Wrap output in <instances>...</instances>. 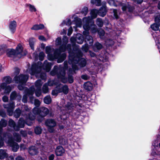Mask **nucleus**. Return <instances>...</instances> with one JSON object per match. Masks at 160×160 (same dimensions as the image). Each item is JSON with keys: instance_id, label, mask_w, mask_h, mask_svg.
<instances>
[{"instance_id": "34", "label": "nucleus", "mask_w": 160, "mask_h": 160, "mask_svg": "<svg viewBox=\"0 0 160 160\" xmlns=\"http://www.w3.org/2000/svg\"><path fill=\"white\" fill-rule=\"evenodd\" d=\"M65 73L64 72L62 73V75L61 76H58V78H60L61 79L63 83H66L67 82V80L64 77Z\"/></svg>"}, {"instance_id": "21", "label": "nucleus", "mask_w": 160, "mask_h": 160, "mask_svg": "<svg viewBox=\"0 0 160 160\" xmlns=\"http://www.w3.org/2000/svg\"><path fill=\"white\" fill-rule=\"evenodd\" d=\"M44 27V26L43 24H36L33 25L31 28V29L33 30H38L43 28Z\"/></svg>"}, {"instance_id": "45", "label": "nucleus", "mask_w": 160, "mask_h": 160, "mask_svg": "<svg viewBox=\"0 0 160 160\" xmlns=\"http://www.w3.org/2000/svg\"><path fill=\"white\" fill-rule=\"evenodd\" d=\"M0 155L3 158L7 156L6 152L2 149L0 150Z\"/></svg>"}, {"instance_id": "6", "label": "nucleus", "mask_w": 160, "mask_h": 160, "mask_svg": "<svg viewBox=\"0 0 160 160\" xmlns=\"http://www.w3.org/2000/svg\"><path fill=\"white\" fill-rule=\"evenodd\" d=\"M29 76L28 75H20L18 77H15L14 80L15 82L19 83L18 88L20 90H22L23 89V85L27 81Z\"/></svg>"}, {"instance_id": "24", "label": "nucleus", "mask_w": 160, "mask_h": 160, "mask_svg": "<svg viewBox=\"0 0 160 160\" xmlns=\"http://www.w3.org/2000/svg\"><path fill=\"white\" fill-rule=\"evenodd\" d=\"M9 125L11 127H13L15 130L16 131L19 130V128L17 126L15 125V123L14 121L12 119H10L9 121Z\"/></svg>"}, {"instance_id": "17", "label": "nucleus", "mask_w": 160, "mask_h": 160, "mask_svg": "<svg viewBox=\"0 0 160 160\" xmlns=\"http://www.w3.org/2000/svg\"><path fill=\"white\" fill-rule=\"evenodd\" d=\"M4 107L5 108H8V112L9 116H11L12 115L13 113V109L14 108V104L12 103L10 104L9 106H7L6 105H4Z\"/></svg>"}, {"instance_id": "30", "label": "nucleus", "mask_w": 160, "mask_h": 160, "mask_svg": "<svg viewBox=\"0 0 160 160\" xmlns=\"http://www.w3.org/2000/svg\"><path fill=\"white\" fill-rule=\"evenodd\" d=\"M25 122L22 119H20L18 121V125L17 127L19 128H22L24 127V125Z\"/></svg>"}, {"instance_id": "55", "label": "nucleus", "mask_w": 160, "mask_h": 160, "mask_svg": "<svg viewBox=\"0 0 160 160\" xmlns=\"http://www.w3.org/2000/svg\"><path fill=\"white\" fill-rule=\"evenodd\" d=\"M38 39L39 40L42 41H45L46 39L43 36H40L38 37Z\"/></svg>"}, {"instance_id": "19", "label": "nucleus", "mask_w": 160, "mask_h": 160, "mask_svg": "<svg viewBox=\"0 0 160 160\" xmlns=\"http://www.w3.org/2000/svg\"><path fill=\"white\" fill-rule=\"evenodd\" d=\"M52 64L48 62L47 61H46L44 62L43 64V68L45 69L46 72H48L50 70Z\"/></svg>"}, {"instance_id": "57", "label": "nucleus", "mask_w": 160, "mask_h": 160, "mask_svg": "<svg viewBox=\"0 0 160 160\" xmlns=\"http://www.w3.org/2000/svg\"><path fill=\"white\" fill-rule=\"evenodd\" d=\"M68 81L70 83H72L73 82V80L72 76H69L68 78Z\"/></svg>"}, {"instance_id": "18", "label": "nucleus", "mask_w": 160, "mask_h": 160, "mask_svg": "<svg viewBox=\"0 0 160 160\" xmlns=\"http://www.w3.org/2000/svg\"><path fill=\"white\" fill-rule=\"evenodd\" d=\"M76 41L77 43L81 44L83 41V38L80 34H77L76 35Z\"/></svg>"}, {"instance_id": "8", "label": "nucleus", "mask_w": 160, "mask_h": 160, "mask_svg": "<svg viewBox=\"0 0 160 160\" xmlns=\"http://www.w3.org/2000/svg\"><path fill=\"white\" fill-rule=\"evenodd\" d=\"M34 90L31 88L30 89H28L27 90L25 93L26 94L24 95L23 97L22 101L24 103H26L27 102V96L28 95L29 96L30 101L31 102H32L33 99V97H32V96L34 93Z\"/></svg>"}, {"instance_id": "15", "label": "nucleus", "mask_w": 160, "mask_h": 160, "mask_svg": "<svg viewBox=\"0 0 160 160\" xmlns=\"http://www.w3.org/2000/svg\"><path fill=\"white\" fill-rule=\"evenodd\" d=\"M55 152L57 156H61L65 153V150L62 147L58 146L56 148Z\"/></svg>"}, {"instance_id": "5", "label": "nucleus", "mask_w": 160, "mask_h": 160, "mask_svg": "<svg viewBox=\"0 0 160 160\" xmlns=\"http://www.w3.org/2000/svg\"><path fill=\"white\" fill-rule=\"evenodd\" d=\"M33 113L35 115L37 116L38 121L41 122L43 118L48 113L49 110L45 107H42L39 109L35 107L33 109Z\"/></svg>"}, {"instance_id": "38", "label": "nucleus", "mask_w": 160, "mask_h": 160, "mask_svg": "<svg viewBox=\"0 0 160 160\" xmlns=\"http://www.w3.org/2000/svg\"><path fill=\"white\" fill-rule=\"evenodd\" d=\"M21 112V110L19 109H16L14 113L15 117L16 118H18L20 115Z\"/></svg>"}, {"instance_id": "44", "label": "nucleus", "mask_w": 160, "mask_h": 160, "mask_svg": "<svg viewBox=\"0 0 160 160\" xmlns=\"http://www.w3.org/2000/svg\"><path fill=\"white\" fill-rule=\"evenodd\" d=\"M88 10L87 7H85L82 8L81 11L82 13L84 15H86L88 13Z\"/></svg>"}, {"instance_id": "28", "label": "nucleus", "mask_w": 160, "mask_h": 160, "mask_svg": "<svg viewBox=\"0 0 160 160\" xmlns=\"http://www.w3.org/2000/svg\"><path fill=\"white\" fill-rule=\"evenodd\" d=\"M26 6L29 8V10L31 12H35L36 11V9L35 7L31 4H27Z\"/></svg>"}, {"instance_id": "64", "label": "nucleus", "mask_w": 160, "mask_h": 160, "mask_svg": "<svg viewBox=\"0 0 160 160\" xmlns=\"http://www.w3.org/2000/svg\"><path fill=\"white\" fill-rule=\"evenodd\" d=\"M54 157V155L53 154H52L50 155L49 157V160H53Z\"/></svg>"}, {"instance_id": "14", "label": "nucleus", "mask_w": 160, "mask_h": 160, "mask_svg": "<svg viewBox=\"0 0 160 160\" xmlns=\"http://www.w3.org/2000/svg\"><path fill=\"white\" fill-rule=\"evenodd\" d=\"M7 54L10 57L14 58L17 57L15 50L12 49H8L7 51Z\"/></svg>"}, {"instance_id": "39", "label": "nucleus", "mask_w": 160, "mask_h": 160, "mask_svg": "<svg viewBox=\"0 0 160 160\" xmlns=\"http://www.w3.org/2000/svg\"><path fill=\"white\" fill-rule=\"evenodd\" d=\"M71 24V20L70 19H68L67 20V21H63L61 25H63L66 24L67 25H70Z\"/></svg>"}, {"instance_id": "7", "label": "nucleus", "mask_w": 160, "mask_h": 160, "mask_svg": "<svg viewBox=\"0 0 160 160\" xmlns=\"http://www.w3.org/2000/svg\"><path fill=\"white\" fill-rule=\"evenodd\" d=\"M15 51L18 58H20L22 56L25 55L27 53V51L23 50L22 45L21 43H19Z\"/></svg>"}, {"instance_id": "60", "label": "nucleus", "mask_w": 160, "mask_h": 160, "mask_svg": "<svg viewBox=\"0 0 160 160\" xmlns=\"http://www.w3.org/2000/svg\"><path fill=\"white\" fill-rule=\"evenodd\" d=\"M59 92L57 90H53L52 92V94L53 95H56Z\"/></svg>"}, {"instance_id": "29", "label": "nucleus", "mask_w": 160, "mask_h": 160, "mask_svg": "<svg viewBox=\"0 0 160 160\" xmlns=\"http://www.w3.org/2000/svg\"><path fill=\"white\" fill-rule=\"evenodd\" d=\"M102 48V46L101 44L98 42H97L94 45V50L96 51V49L99 50L100 49Z\"/></svg>"}, {"instance_id": "16", "label": "nucleus", "mask_w": 160, "mask_h": 160, "mask_svg": "<svg viewBox=\"0 0 160 160\" xmlns=\"http://www.w3.org/2000/svg\"><path fill=\"white\" fill-rule=\"evenodd\" d=\"M7 143L12 147V150L14 152L17 151L19 148V146L18 144L12 141H11L10 140L8 141Z\"/></svg>"}, {"instance_id": "1", "label": "nucleus", "mask_w": 160, "mask_h": 160, "mask_svg": "<svg viewBox=\"0 0 160 160\" xmlns=\"http://www.w3.org/2000/svg\"><path fill=\"white\" fill-rule=\"evenodd\" d=\"M106 12V7L105 6L102 7L99 11L93 9L91 11V17H85L83 19V27L85 30L83 32V34L85 37V41H88L90 45L92 44L93 40L92 37L89 35L88 31L90 30L92 33H96L97 31V26L92 19L96 18L98 14L101 16L104 17Z\"/></svg>"}, {"instance_id": "20", "label": "nucleus", "mask_w": 160, "mask_h": 160, "mask_svg": "<svg viewBox=\"0 0 160 160\" xmlns=\"http://www.w3.org/2000/svg\"><path fill=\"white\" fill-rule=\"evenodd\" d=\"M84 88L86 90L91 91L92 88V85L89 82H87L84 83L83 85Z\"/></svg>"}, {"instance_id": "2", "label": "nucleus", "mask_w": 160, "mask_h": 160, "mask_svg": "<svg viewBox=\"0 0 160 160\" xmlns=\"http://www.w3.org/2000/svg\"><path fill=\"white\" fill-rule=\"evenodd\" d=\"M46 53L48 54V59L50 60H52L55 59H58V62H62L65 58L66 55L65 53L60 55L59 53H57V51H54L52 48H51L49 46H47L45 48Z\"/></svg>"}, {"instance_id": "53", "label": "nucleus", "mask_w": 160, "mask_h": 160, "mask_svg": "<svg viewBox=\"0 0 160 160\" xmlns=\"http://www.w3.org/2000/svg\"><path fill=\"white\" fill-rule=\"evenodd\" d=\"M0 123L1 124V126L2 127H5L6 125V122L5 121L2 120L0 122Z\"/></svg>"}, {"instance_id": "61", "label": "nucleus", "mask_w": 160, "mask_h": 160, "mask_svg": "<svg viewBox=\"0 0 160 160\" xmlns=\"http://www.w3.org/2000/svg\"><path fill=\"white\" fill-rule=\"evenodd\" d=\"M54 84V82L53 81H49L48 82V85L51 86L53 85Z\"/></svg>"}, {"instance_id": "31", "label": "nucleus", "mask_w": 160, "mask_h": 160, "mask_svg": "<svg viewBox=\"0 0 160 160\" xmlns=\"http://www.w3.org/2000/svg\"><path fill=\"white\" fill-rule=\"evenodd\" d=\"M62 91H60L63 92L64 94H67L68 92V89L67 86L65 85L63 86L62 88Z\"/></svg>"}, {"instance_id": "47", "label": "nucleus", "mask_w": 160, "mask_h": 160, "mask_svg": "<svg viewBox=\"0 0 160 160\" xmlns=\"http://www.w3.org/2000/svg\"><path fill=\"white\" fill-rule=\"evenodd\" d=\"M113 15L114 16V18L116 19H118V12L115 9H113Z\"/></svg>"}, {"instance_id": "10", "label": "nucleus", "mask_w": 160, "mask_h": 160, "mask_svg": "<svg viewBox=\"0 0 160 160\" xmlns=\"http://www.w3.org/2000/svg\"><path fill=\"white\" fill-rule=\"evenodd\" d=\"M155 21V23L152 25L151 28L153 30L156 31L158 30L159 27L160 26V19L158 16H156Z\"/></svg>"}, {"instance_id": "35", "label": "nucleus", "mask_w": 160, "mask_h": 160, "mask_svg": "<svg viewBox=\"0 0 160 160\" xmlns=\"http://www.w3.org/2000/svg\"><path fill=\"white\" fill-rule=\"evenodd\" d=\"M81 19L80 18H78L77 22L76 23V25L75 27H73L74 28H76V27H80L82 26Z\"/></svg>"}, {"instance_id": "46", "label": "nucleus", "mask_w": 160, "mask_h": 160, "mask_svg": "<svg viewBox=\"0 0 160 160\" xmlns=\"http://www.w3.org/2000/svg\"><path fill=\"white\" fill-rule=\"evenodd\" d=\"M98 34L101 38H102V37L104 35V31L102 29H100L98 31Z\"/></svg>"}, {"instance_id": "26", "label": "nucleus", "mask_w": 160, "mask_h": 160, "mask_svg": "<svg viewBox=\"0 0 160 160\" xmlns=\"http://www.w3.org/2000/svg\"><path fill=\"white\" fill-rule=\"evenodd\" d=\"M35 116L34 115H33L31 114H30L29 115L28 118H27V120H26L27 122H28L29 120L32 121V120H34L35 118ZM27 123L28 125L30 126L31 125L32 122H30V123H28V122H27Z\"/></svg>"}, {"instance_id": "22", "label": "nucleus", "mask_w": 160, "mask_h": 160, "mask_svg": "<svg viewBox=\"0 0 160 160\" xmlns=\"http://www.w3.org/2000/svg\"><path fill=\"white\" fill-rule=\"evenodd\" d=\"M21 96L20 95L17 94L15 92H13L11 94V99L13 100L18 98V99L19 100H21Z\"/></svg>"}, {"instance_id": "50", "label": "nucleus", "mask_w": 160, "mask_h": 160, "mask_svg": "<svg viewBox=\"0 0 160 160\" xmlns=\"http://www.w3.org/2000/svg\"><path fill=\"white\" fill-rule=\"evenodd\" d=\"M40 104V101L38 99L34 100V104L36 106H38Z\"/></svg>"}, {"instance_id": "41", "label": "nucleus", "mask_w": 160, "mask_h": 160, "mask_svg": "<svg viewBox=\"0 0 160 160\" xmlns=\"http://www.w3.org/2000/svg\"><path fill=\"white\" fill-rule=\"evenodd\" d=\"M68 48H66L65 46H63L59 50L60 52H64V51L66 49H68V48L70 49L71 48V47L70 45H68Z\"/></svg>"}, {"instance_id": "56", "label": "nucleus", "mask_w": 160, "mask_h": 160, "mask_svg": "<svg viewBox=\"0 0 160 160\" xmlns=\"http://www.w3.org/2000/svg\"><path fill=\"white\" fill-rule=\"evenodd\" d=\"M72 27H70L68 30V35L70 36L72 33Z\"/></svg>"}, {"instance_id": "58", "label": "nucleus", "mask_w": 160, "mask_h": 160, "mask_svg": "<svg viewBox=\"0 0 160 160\" xmlns=\"http://www.w3.org/2000/svg\"><path fill=\"white\" fill-rule=\"evenodd\" d=\"M2 100L4 102H7L8 100V97L6 96H4L2 98Z\"/></svg>"}, {"instance_id": "51", "label": "nucleus", "mask_w": 160, "mask_h": 160, "mask_svg": "<svg viewBox=\"0 0 160 160\" xmlns=\"http://www.w3.org/2000/svg\"><path fill=\"white\" fill-rule=\"evenodd\" d=\"M55 42L56 45H59L61 43V38L59 37L58 38L56 39Z\"/></svg>"}, {"instance_id": "49", "label": "nucleus", "mask_w": 160, "mask_h": 160, "mask_svg": "<svg viewBox=\"0 0 160 160\" xmlns=\"http://www.w3.org/2000/svg\"><path fill=\"white\" fill-rule=\"evenodd\" d=\"M88 49V44L85 45L82 47V49L85 52H87Z\"/></svg>"}, {"instance_id": "40", "label": "nucleus", "mask_w": 160, "mask_h": 160, "mask_svg": "<svg viewBox=\"0 0 160 160\" xmlns=\"http://www.w3.org/2000/svg\"><path fill=\"white\" fill-rule=\"evenodd\" d=\"M48 85L47 84H45L43 87L42 91L44 93H46L48 91Z\"/></svg>"}, {"instance_id": "37", "label": "nucleus", "mask_w": 160, "mask_h": 160, "mask_svg": "<svg viewBox=\"0 0 160 160\" xmlns=\"http://www.w3.org/2000/svg\"><path fill=\"white\" fill-rule=\"evenodd\" d=\"M14 138L15 140L18 142H20L21 140L20 137L18 134L16 133L14 134Z\"/></svg>"}, {"instance_id": "59", "label": "nucleus", "mask_w": 160, "mask_h": 160, "mask_svg": "<svg viewBox=\"0 0 160 160\" xmlns=\"http://www.w3.org/2000/svg\"><path fill=\"white\" fill-rule=\"evenodd\" d=\"M19 73V70L18 68H16L15 70L14 74L15 75H18Z\"/></svg>"}, {"instance_id": "23", "label": "nucleus", "mask_w": 160, "mask_h": 160, "mask_svg": "<svg viewBox=\"0 0 160 160\" xmlns=\"http://www.w3.org/2000/svg\"><path fill=\"white\" fill-rule=\"evenodd\" d=\"M28 152L29 153L32 155H35L37 153V150L34 146H32L30 148Z\"/></svg>"}, {"instance_id": "62", "label": "nucleus", "mask_w": 160, "mask_h": 160, "mask_svg": "<svg viewBox=\"0 0 160 160\" xmlns=\"http://www.w3.org/2000/svg\"><path fill=\"white\" fill-rule=\"evenodd\" d=\"M63 41L64 42V43L66 44L68 42V38L67 37L65 36L63 38Z\"/></svg>"}, {"instance_id": "11", "label": "nucleus", "mask_w": 160, "mask_h": 160, "mask_svg": "<svg viewBox=\"0 0 160 160\" xmlns=\"http://www.w3.org/2000/svg\"><path fill=\"white\" fill-rule=\"evenodd\" d=\"M43 82L40 80H37L35 82V85L38 90L35 91V94L37 96L39 97L41 94V87Z\"/></svg>"}, {"instance_id": "42", "label": "nucleus", "mask_w": 160, "mask_h": 160, "mask_svg": "<svg viewBox=\"0 0 160 160\" xmlns=\"http://www.w3.org/2000/svg\"><path fill=\"white\" fill-rule=\"evenodd\" d=\"M35 132L37 134H39L41 132V129L39 127H37L35 129Z\"/></svg>"}, {"instance_id": "13", "label": "nucleus", "mask_w": 160, "mask_h": 160, "mask_svg": "<svg viewBox=\"0 0 160 160\" xmlns=\"http://www.w3.org/2000/svg\"><path fill=\"white\" fill-rule=\"evenodd\" d=\"M17 26V22L13 20L10 22L9 28L11 33H13L15 32Z\"/></svg>"}, {"instance_id": "9", "label": "nucleus", "mask_w": 160, "mask_h": 160, "mask_svg": "<svg viewBox=\"0 0 160 160\" xmlns=\"http://www.w3.org/2000/svg\"><path fill=\"white\" fill-rule=\"evenodd\" d=\"M45 124L48 127L49 131L50 132H52L53 131V127L56 125L55 122L53 120L49 119L46 121Z\"/></svg>"}, {"instance_id": "25", "label": "nucleus", "mask_w": 160, "mask_h": 160, "mask_svg": "<svg viewBox=\"0 0 160 160\" xmlns=\"http://www.w3.org/2000/svg\"><path fill=\"white\" fill-rule=\"evenodd\" d=\"M35 42V40L34 38H29V44L31 48L34 50V44Z\"/></svg>"}, {"instance_id": "63", "label": "nucleus", "mask_w": 160, "mask_h": 160, "mask_svg": "<svg viewBox=\"0 0 160 160\" xmlns=\"http://www.w3.org/2000/svg\"><path fill=\"white\" fill-rule=\"evenodd\" d=\"M81 78L85 80H87L88 79V76L86 75H83L81 76Z\"/></svg>"}, {"instance_id": "52", "label": "nucleus", "mask_w": 160, "mask_h": 160, "mask_svg": "<svg viewBox=\"0 0 160 160\" xmlns=\"http://www.w3.org/2000/svg\"><path fill=\"white\" fill-rule=\"evenodd\" d=\"M4 50L3 48V47L0 46V56L2 55L4 52Z\"/></svg>"}, {"instance_id": "27", "label": "nucleus", "mask_w": 160, "mask_h": 160, "mask_svg": "<svg viewBox=\"0 0 160 160\" xmlns=\"http://www.w3.org/2000/svg\"><path fill=\"white\" fill-rule=\"evenodd\" d=\"M51 98L50 96H47L44 98V102L45 103L47 104H50L51 102Z\"/></svg>"}, {"instance_id": "54", "label": "nucleus", "mask_w": 160, "mask_h": 160, "mask_svg": "<svg viewBox=\"0 0 160 160\" xmlns=\"http://www.w3.org/2000/svg\"><path fill=\"white\" fill-rule=\"evenodd\" d=\"M108 3L111 6H115V4L114 0H109Z\"/></svg>"}, {"instance_id": "36", "label": "nucleus", "mask_w": 160, "mask_h": 160, "mask_svg": "<svg viewBox=\"0 0 160 160\" xmlns=\"http://www.w3.org/2000/svg\"><path fill=\"white\" fill-rule=\"evenodd\" d=\"M96 24L100 27H102L103 26V23L101 19L98 18L97 19Z\"/></svg>"}, {"instance_id": "3", "label": "nucleus", "mask_w": 160, "mask_h": 160, "mask_svg": "<svg viewBox=\"0 0 160 160\" xmlns=\"http://www.w3.org/2000/svg\"><path fill=\"white\" fill-rule=\"evenodd\" d=\"M80 56H77L73 58L72 56H70L69 58V63L72 64V69L73 70V72H71L70 70H69V72L73 73L74 72V71L78 69L77 65L75 64L79 63L80 66L82 67L85 66L86 64V61L84 58H80L82 56V54L80 52Z\"/></svg>"}, {"instance_id": "32", "label": "nucleus", "mask_w": 160, "mask_h": 160, "mask_svg": "<svg viewBox=\"0 0 160 160\" xmlns=\"http://www.w3.org/2000/svg\"><path fill=\"white\" fill-rule=\"evenodd\" d=\"M91 3L99 6L100 5L101 0H91Z\"/></svg>"}, {"instance_id": "48", "label": "nucleus", "mask_w": 160, "mask_h": 160, "mask_svg": "<svg viewBox=\"0 0 160 160\" xmlns=\"http://www.w3.org/2000/svg\"><path fill=\"white\" fill-rule=\"evenodd\" d=\"M59 142L62 145H65L67 143V142L64 139H59Z\"/></svg>"}, {"instance_id": "12", "label": "nucleus", "mask_w": 160, "mask_h": 160, "mask_svg": "<svg viewBox=\"0 0 160 160\" xmlns=\"http://www.w3.org/2000/svg\"><path fill=\"white\" fill-rule=\"evenodd\" d=\"M35 69H34V66L32 65L31 71L29 72L30 73L31 75H35L37 77H38V72H36V71H34ZM38 74L40 75V78L42 79H44L46 78V75L45 73L41 74L40 73Z\"/></svg>"}, {"instance_id": "4", "label": "nucleus", "mask_w": 160, "mask_h": 160, "mask_svg": "<svg viewBox=\"0 0 160 160\" xmlns=\"http://www.w3.org/2000/svg\"><path fill=\"white\" fill-rule=\"evenodd\" d=\"M12 79L10 77L7 76L4 77L2 79V82L0 84V91L3 89L4 93L9 94L13 88L12 86L7 85V84L11 82Z\"/></svg>"}, {"instance_id": "33", "label": "nucleus", "mask_w": 160, "mask_h": 160, "mask_svg": "<svg viewBox=\"0 0 160 160\" xmlns=\"http://www.w3.org/2000/svg\"><path fill=\"white\" fill-rule=\"evenodd\" d=\"M58 70V67L57 66H55L54 67L53 69L50 72L51 74L53 76L57 73V71Z\"/></svg>"}, {"instance_id": "43", "label": "nucleus", "mask_w": 160, "mask_h": 160, "mask_svg": "<svg viewBox=\"0 0 160 160\" xmlns=\"http://www.w3.org/2000/svg\"><path fill=\"white\" fill-rule=\"evenodd\" d=\"M45 55L43 52H40L39 55V59L41 61H42L43 60Z\"/></svg>"}]
</instances>
